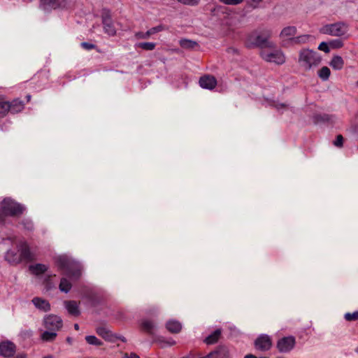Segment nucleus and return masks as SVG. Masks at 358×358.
Returning <instances> with one entry per match:
<instances>
[{
  "mask_svg": "<svg viewBox=\"0 0 358 358\" xmlns=\"http://www.w3.org/2000/svg\"><path fill=\"white\" fill-rule=\"evenodd\" d=\"M65 307L69 313L73 316L77 317L80 315L79 303L75 301H66L64 302Z\"/></svg>",
  "mask_w": 358,
  "mask_h": 358,
  "instance_id": "16",
  "label": "nucleus"
},
{
  "mask_svg": "<svg viewBox=\"0 0 358 358\" xmlns=\"http://www.w3.org/2000/svg\"><path fill=\"white\" fill-rule=\"evenodd\" d=\"M27 102H29V101H30V99H31V96H30V95H28V96H27Z\"/></svg>",
  "mask_w": 358,
  "mask_h": 358,
  "instance_id": "45",
  "label": "nucleus"
},
{
  "mask_svg": "<svg viewBox=\"0 0 358 358\" xmlns=\"http://www.w3.org/2000/svg\"><path fill=\"white\" fill-rule=\"evenodd\" d=\"M103 24L105 31L109 36H114L116 34V29L113 26L110 17L108 14H106L105 16H103Z\"/></svg>",
  "mask_w": 358,
  "mask_h": 358,
  "instance_id": "15",
  "label": "nucleus"
},
{
  "mask_svg": "<svg viewBox=\"0 0 358 358\" xmlns=\"http://www.w3.org/2000/svg\"><path fill=\"white\" fill-rule=\"evenodd\" d=\"M85 340L89 344H91V345H102V342L94 336H86Z\"/></svg>",
  "mask_w": 358,
  "mask_h": 358,
  "instance_id": "29",
  "label": "nucleus"
},
{
  "mask_svg": "<svg viewBox=\"0 0 358 358\" xmlns=\"http://www.w3.org/2000/svg\"><path fill=\"white\" fill-rule=\"evenodd\" d=\"M29 269L32 274L38 275L46 272L48 267L45 264H36L35 265H31Z\"/></svg>",
  "mask_w": 358,
  "mask_h": 358,
  "instance_id": "19",
  "label": "nucleus"
},
{
  "mask_svg": "<svg viewBox=\"0 0 358 358\" xmlns=\"http://www.w3.org/2000/svg\"><path fill=\"white\" fill-rule=\"evenodd\" d=\"M20 255L17 256L13 252L8 251L6 259L12 264H17L22 262H29L34 260V255L31 252L29 247L26 242H21L19 245Z\"/></svg>",
  "mask_w": 358,
  "mask_h": 358,
  "instance_id": "1",
  "label": "nucleus"
},
{
  "mask_svg": "<svg viewBox=\"0 0 358 358\" xmlns=\"http://www.w3.org/2000/svg\"><path fill=\"white\" fill-rule=\"evenodd\" d=\"M66 275H68V276H69V277H71V274L70 273H66Z\"/></svg>",
  "mask_w": 358,
  "mask_h": 358,
  "instance_id": "47",
  "label": "nucleus"
},
{
  "mask_svg": "<svg viewBox=\"0 0 358 358\" xmlns=\"http://www.w3.org/2000/svg\"><path fill=\"white\" fill-rule=\"evenodd\" d=\"M71 283L66 278H62L60 280L59 288L62 292H68L71 289Z\"/></svg>",
  "mask_w": 358,
  "mask_h": 358,
  "instance_id": "22",
  "label": "nucleus"
},
{
  "mask_svg": "<svg viewBox=\"0 0 358 358\" xmlns=\"http://www.w3.org/2000/svg\"><path fill=\"white\" fill-rule=\"evenodd\" d=\"M1 210L5 215L18 216L23 213V208L10 199H4L1 204Z\"/></svg>",
  "mask_w": 358,
  "mask_h": 358,
  "instance_id": "5",
  "label": "nucleus"
},
{
  "mask_svg": "<svg viewBox=\"0 0 358 358\" xmlns=\"http://www.w3.org/2000/svg\"><path fill=\"white\" fill-rule=\"evenodd\" d=\"M169 344H170V345H173V344H175V342L170 343Z\"/></svg>",
  "mask_w": 358,
  "mask_h": 358,
  "instance_id": "48",
  "label": "nucleus"
},
{
  "mask_svg": "<svg viewBox=\"0 0 358 358\" xmlns=\"http://www.w3.org/2000/svg\"><path fill=\"white\" fill-rule=\"evenodd\" d=\"M74 329L78 331L79 329V325L78 324H75Z\"/></svg>",
  "mask_w": 358,
  "mask_h": 358,
  "instance_id": "44",
  "label": "nucleus"
},
{
  "mask_svg": "<svg viewBox=\"0 0 358 358\" xmlns=\"http://www.w3.org/2000/svg\"><path fill=\"white\" fill-rule=\"evenodd\" d=\"M122 358H140L138 355L135 353L124 354Z\"/></svg>",
  "mask_w": 358,
  "mask_h": 358,
  "instance_id": "41",
  "label": "nucleus"
},
{
  "mask_svg": "<svg viewBox=\"0 0 358 358\" xmlns=\"http://www.w3.org/2000/svg\"><path fill=\"white\" fill-rule=\"evenodd\" d=\"M222 2L224 3L225 4L229 5H236L243 1V0H220Z\"/></svg>",
  "mask_w": 358,
  "mask_h": 358,
  "instance_id": "38",
  "label": "nucleus"
},
{
  "mask_svg": "<svg viewBox=\"0 0 358 358\" xmlns=\"http://www.w3.org/2000/svg\"><path fill=\"white\" fill-rule=\"evenodd\" d=\"M318 76L324 80H327L330 76L331 71L330 69L327 66H323L318 71Z\"/></svg>",
  "mask_w": 358,
  "mask_h": 358,
  "instance_id": "25",
  "label": "nucleus"
},
{
  "mask_svg": "<svg viewBox=\"0 0 358 358\" xmlns=\"http://www.w3.org/2000/svg\"><path fill=\"white\" fill-rule=\"evenodd\" d=\"M197 358H229V352L226 347L220 345L207 355Z\"/></svg>",
  "mask_w": 358,
  "mask_h": 358,
  "instance_id": "11",
  "label": "nucleus"
},
{
  "mask_svg": "<svg viewBox=\"0 0 358 358\" xmlns=\"http://www.w3.org/2000/svg\"><path fill=\"white\" fill-rule=\"evenodd\" d=\"M262 57L266 62H274L278 64H282L285 61V57L282 52L280 50L269 51L263 49L261 51Z\"/></svg>",
  "mask_w": 358,
  "mask_h": 358,
  "instance_id": "7",
  "label": "nucleus"
},
{
  "mask_svg": "<svg viewBox=\"0 0 358 358\" xmlns=\"http://www.w3.org/2000/svg\"><path fill=\"white\" fill-rule=\"evenodd\" d=\"M199 85L202 88L212 90L217 85V80L213 76L205 75L200 78Z\"/></svg>",
  "mask_w": 358,
  "mask_h": 358,
  "instance_id": "13",
  "label": "nucleus"
},
{
  "mask_svg": "<svg viewBox=\"0 0 358 358\" xmlns=\"http://www.w3.org/2000/svg\"><path fill=\"white\" fill-rule=\"evenodd\" d=\"M255 345L257 350L266 351L271 348L272 341L269 336L262 335L256 339Z\"/></svg>",
  "mask_w": 358,
  "mask_h": 358,
  "instance_id": "12",
  "label": "nucleus"
},
{
  "mask_svg": "<svg viewBox=\"0 0 358 358\" xmlns=\"http://www.w3.org/2000/svg\"><path fill=\"white\" fill-rule=\"evenodd\" d=\"M255 39V37L252 38V41H254Z\"/></svg>",
  "mask_w": 358,
  "mask_h": 358,
  "instance_id": "49",
  "label": "nucleus"
},
{
  "mask_svg": "<svg viewBox=\"0 0 358 358\" xmlns=\"http://www.w3.org/2000/svg\"><path fill=\"white\" fill-rule=\"evenodd\" d=\"M155 43L150 42L139 43L136 45V48H141L144 50H152L155 48Z\"/></svg>",
  "mask_w": 358,
  "mask_h": 358,
  "instance_id": "26",
  "label": "nucleus"
},
{
  "mask_svg": "<svg viewBox=\"0 0 358 358\" xmlns=\"http://www.w3.org/2000/svg\"><path fill=\"white\" fill-rule=\"evenodd\" d=\"M62 319L55 315H49L44 318L43 325L44 327L50 331H58L62 327Z\"/></svg>",
  "mask_w": 358,
  "mask_h": 358,
  "instance_id": "8",
  "label": "nucleus"
},
{
  "mask_svg": "<svg viewBox=\"0 0 358 358\" xmlns=\"http://www.w3.org/2000/svg\"><path fill=\"white\" fill-rule=\"evenodd\" d=\"M32 302L36 308L44 312H47L50 310V304L47 300L39 297H35L33 299Z\"/></svg>",
  "mask_w": 358,
  "mask_h": 358,
  "instance_id": "18",
  "label": "nucleus"
},
{
  "mask_svg": "<svg viewBox=\"0 0 358 358\" xmlns=\"http://www.w3.org/2000/svg\"><path fill=\"white\" fill-rule=\"evenodd\" d=\"M180 45L185 49H194L198 47L197 43L187 39H182L180 41Z\"/></svg>",
  "mask_w": 358,
  "mask_h": 358,
  "instance_id": "23",
  "label": "nucleus"
},
{
  "mask_svg": "<svg viewBox=\"0 0 358 358\" xmlns=\"http://www.w3.org/2000/svg\"><path fill=\"white\" fill-rule=\"evenodd\" d=\"M330 66L335 70H341L344 66V60L340 56H334L329 63Z\"/></svg>",
  "mask_w": 358,
  "mask_h": 358,
  "instance_id": "21",
  "label": "nucleus"
},
{
  "mask_svg": "<svg viewBox=\"0 0 358 358\" xmlns=\"http://www.w3.org/2000/svg\"><path fill=\"white\" fill-rule=\"evenodd\" d=\"M269 34L260 35L257 31L252 32L247 36L245 40L246 47L252 48L255 47H262L266 45Z\"/></svg>",
  "mask_w": 358,
  "mask_h": 358,
  "instance_id": "6",
  "label": "nucleus"
},
{
  "mask_svg": "<svg viewBox=\"0 0 358 358\" xmlns=\"http://www.w3.org/2000/svg\"><path fill=\"white\" fill-rule=\"evenodd\" d=\"M81 46L82 48H83L85 50H92V49H94L95 48V45L92 44V43H86V42H84V43H81Z\"/></svg>",
  "mask_w": 358,
  "mask_h": 358,
  "instance_id": "39",
  "label": "nucleus"
},
{
  "mask_svg": "<svg viewBox=\"0 0 358 358\" xmlns=\"http://www.w3.org/2000/svg\"><path fill=\"white\" fill-rule=\"evenodd\" d=\"M344 138L341 134L336 136V140L334 141V145L338 148H341L343 145Z\"/></svg>",
  "mask_w": 358,
  "mask_h": 358,
  "instance_id": "33",
  "label": "nucleus"
},
{
  "mask_svg": "<svg viewBox=\"0 0 358 358\" xmlns=\"http://www.w3.org/2000/svg\"><path fill=\"white\" fill-rule=\"evenodd\" d=\"M153 328V323L150 321H144L141 324V329L145 332L152 334Z\"/></svg>",
  "mask_w": 358,
  "mask_h": 358,
  "instance_id": "28",
  "label": "nucleus"
},
{
  "mask_svg": "<svg viewBox=\"0 0 358 358\" xmlns=\"http://www.w3.org/2000/svg\"><path fill=\"white\" fill-rule=\"evenodd\" d=\"M329 46L333 49H338L343 46V42L340 39L332 40L329 42Z\"/></svg>",
  "mask_w": 358,
  "mask_h": 358,
  "instance_id": "30",
  "label": "nucleus"
},
{
  "mask_svg": "<svg viewBox=\"0 0 358 358\" xmlns=\"http://www.w3.org/2000/svg\"><path fill=\"white\" fill-rule=\"evenodd\" d=\"M299 62L305 70H309L321 62V57L315 52L303 50L300 52Z\"/></svg>",
  "mask_w": 358,
  "mask_h": 358,
  "instance_id": "3",
  "label": "nucleus"
},
{
  "mask_svg": "<svg viewBox=\"0 0 358 358\" xmlns=\"http://www.w3.org/2000/svg\"><path fill=\"white\" fill-rule=\"evenodd\" d=\"M296 341L294 336L283 337L278 341L277 348L281 352H289L295 345Z\"/></svg>",
  "mask_w": 358,
  "mask_h": 358,
  "instance_id": "9",
  "label": "nucleus"
},
{
  "mask_svg": "<svg viewBox=\"0 0 358 358\" xmlns=\"http://www.w3.org/2000/svg\"><path fill=\"white\" fill-rule=\"evenodd\" d=\"M96 332L99 336L107 341L115 342L119 338L103 325L98 327L96 329Z\"/></svg>",
  "mask_w": 358,
  "mask_h": 358,
  "instance_id": "14",
  "label": "nucleus"
},
{
  "mask_svg": "<svg viewBox=\"0 0 358 358\" xmlns=\"http://www.w3.org/2000/svg\"><path fill=\"white\" fill-rule=\"evenodd\" d=\"M16 351L15 345L8 341L0 343V355L5 357H10Z\"/></svg>",
  "mask_w": 358,
  "mask_h": 358,
  "instance_id": "10",
  "label": "nucleus"
},
{
  "mask_svg": "<svg viewBox=\"0 0 358 358\" xmlns=\"http://www.w3.org/2000/svg\"><path fill=\"white\" fill-rule=\"evenodd\" d=\"M222 336V330L218 329L211 333L204 339V343L207 345H213L218 342Z\"/></svg>",
  "mask_w": 358,
  "mask_h": 358,
  "instance_id": "17",
  "label": "nucleus"
},
{
  "mask_svg": "<svg viewBox=\"0 0 358 358\" xmlns=\"http://www.w3.org/2000/svg\"><path fill=\"white\" fill-rule=\"evenodd\" d=\"M166 327L172 334L179 333L182 329L181 324L178 321L173 320L169 321L166 324Z\"/></svg>",
  "mask_w": 358,
  "mask_h": 358,
  "instance_id": "20",
  "label": "nucleus"
},
{
  "mask_svg": "<svg viewBox=\"0 0 358 358\" xmlns=\"http://www.w3.org/2000/svg\"><path fill=\"white\" fill-rule=\"evenodd\" d=\"M345 319L347 321H353L358 320V311L352 313H346L345 315Z\"/></svg>",
  "mask_w": 358,
  "mask_h": 358,
  "instance_id": "32",
  "label": "nucleus"
},
{
  "mask_svg": "<svg viewBox=\"0 0 358 358\" xmlns=\"http://www.w3.org/2000/svg\"><path fill=\"white\" fill-rule=\"evenodd\" d=\"M24 108V103L19 99L8 101L4 96L0 95V119L4 117L8 113H20Z\"/></svg>",
  "mask_w": 358,
  "mask_h": 358,
  "instance_id": "2",
  "label": "nucleus"
},
{
  "mask_svg": "<svg viewBox=\"0 0 358 358\" xmlns=\"http://www.w3.org/2000/svg\"><path fill=\"white\" fill-rule=\"evenodd\" d=\"M177 1L183 4L195 6L199 3L200 0H177Z\"/></svg>",
  "mask_w": 358,
  "mask_h": 358,
  "instance_id": "37",
  "label": "nucleus"
},
{
  "mask_svg": "<svg viewBox=\"0 0 358 358\" xmlns=\"http://www.w3.org/2000/svg\"><path fill=\"white\" fill-rule=\"evenodd\" d=\"M45 358H52L51 357H45Z\"/></svg>",
  "mask_w": 358,
  "mask_h": 358,
  "instance_id": "50",
  "label": "nucleus"
},
{
  "mask_svg": "<svg viewBox=\"0 0 358 358\" xmlns=\"http://www.w3.org/2000/svg\"><path fill=\"white\" fill-rule=\"evenodd\" d=\"M296 29L294 27H287L282 29L281 31V36L282 38H289L296 34Z\"/></svg>",
  "mask_w": 358,
  "mask_h": 358,
  "instance_id": "24",
  "label": "nucleus"
},
{
  "mask_svg": "<svg viewBox=\"0 0 358 358\" xmlns=\"http://www.w3.org/2000/svg\"><path fill=\"white\" fill-rule=\"evenodd\" d=\"M357 85H358V80H357Z\"/></svg>",
  "mask_w": 358,
  "mask_h": 358,
  "instance_id": "51",
  "label": "nucleus"
},
{
  "mask_svg": "<svg viewBox=\"0 0 358 358\" xmlns=\"http://www.w3.org/2000/svg\"><path fill=\"white\" fill-rule=\"evenodd\" d=\"M164 29V27L162 25L157 26L155 27H152L148 30L150 36L155 34L157 32L162 31Z\"/></svg>",
  "mask_w": 358,
  "mask_h": 358,
  "instance_id": "36",
  "label": "nucleus"
},
{
  "mask_svg": "<svg viewBox=\"0 0 358 358\" xmlns=\"http://www.w3.org/2000/svg\"><path fill=\"white\" fill-rule=\"evenodd\" d=\"M56 275H49L44 281V285L47 289H50L53 287V284L51 282L52 279L55 278Z\"/></svg>",
  "mask_w": 358,
  "mask_h": 358,
  "instance_id": "31",
  "label": "nucleus"
},
{
  "mask_svg": "<svg viewBox=\"0 0 358 358\" xmlns=\"http://www.w3.org/2000/svg\"><path fill=\"white\" fill-rule=\"evenodd\" d=\"M135 36L137 39H147L150 36L149 34L148 31H147L146 32H143V31L137 32V33H136Z\"/></svg>",
  "mask_w": 358,
  "mask_h": 358,
  "instance_id": "34",
  "label": "nucleus"
},
{
  "mask_svg": "<svg viewBox=\"0 0 358 358\" xmlns=\"http://www.w3.org/2000/svg\"><path fill=\"white\" fill-rule=\"evenodd\" d=\"M57 0H41V2L45 5H48L52 7H54L57 3Z\"/></svg>",
  "mask_w": 358,
  "mask_h": 358,
  "instance_id": "40",
  "label": "nucleus"
},
{
  "mask_svg": "<svg viewBox=\"0 0 358 358\" xmlns=\"http://www.w3.org/2000/svg\"><path fill=\"white\" fill-rule=\"evenodd\" d=\"M348 29V26L343 22H336L323 26L320 32L323 34H329L334 36L345 35Z\"/></svg>",
  "mask_w": 358,
  "mask_h": 358,
  "instance_id": "4",
  "label": "nucleus"
},
{
  "mask_svg": "<svg viewBox=\"0 0 358 358\" xmlns=\"http://www.w3.org/2000/svg\"><path fill=\"white\" fill-rule=\"evenodd\" d=\"M244 358H257V357L253 355H247L246 356H245Z\"/></svg>",
  "mask_w": 358,
  "mask_h": 358,
  "instance_id": "43",
  "label": "nucleus"
},
{
  "mask_svg": "<svg viewBox=\"0 0 358 358\" xmlns=\"http://www.w3.org/2000/svg\"><path fill=\"white\" fill-rule=\"evenodd\" d=\"M262 0H248L250 5L253 7H256L257 4L259 3Z\"/></svg>",
  "mask_w": 358,
  "mask_h": 358,
  "instance_id": "42",
  "label": "nucleus"
},
{
  "mask_svg": "<svg viewBox=\"0 0 358 358\" xmlns=\"http://www.w3.org/2000/svg\"><path fill=\"white\" fill-rule=\"evenodd\" d=\"M17 358H25V357H24V356L21 355V356H18V357H17Z\"/></svg>",
  "mask_w": 358,
  "mask_h": 358,
  "instance_id": "46",
  "label": "nucleus"
},
{
  "mask_svg": "<svg viewBox=\"0 0 358 358\" xmlns=\"http://www.w3.org/2000/svg\"><path fill=\"white\" fill-rule=\"evenodd\" d=\"M329 48H330L329 43H327L325 42H322L319 45L318 49L321 51L326 52V53H329L330 51Z\"/></svg>",
  "mask_w": 358,
  "mask_h": 358,
  "instance_id": "35",
  "label": "nucleus"
},
{
  "mask_svg": "<svg viewBox=\"0 0 358 358\" xmlns=\"http://www.w3.org/2000/svg\"><path fill=\"white\" fill-rule=\"evenodd\" d=\"M57 334L50 331H44L41 334V339L43 341H52L55 339Z\"/></svg>",
  "mask_w": 358,
  "mask_h": 358,
  "instance_id": "27",
  "label": "nucleus"
}]
</instances>
